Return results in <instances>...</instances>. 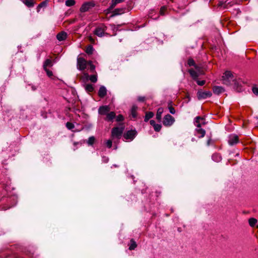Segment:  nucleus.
<instances>
[{
	"mask_svg": "<svg viewBox=\"0 0 258 258\" xmlns=\"http://www.w3.org/2000/svg\"><path fill=\"white\" fill-rule=\"evenodd\" d=\"M209 144H210V140H209V141H208V145H209Z\"/></svg>",
	"mask_w": 258,
	"mask_h": 258,
	"instance_id": "obj_51",
	"label": "nucleus"
},
{
	"mask_svg": "<svg viewBox=\"0 0 258 258\" xmlns=\"http://www.w3.org/2000/svg\"><path fill=\"white\" fill-rule=\"evenodd\" d=\"M67 36V33L64 31H62L57 35L56 38L59 41H62L66 39Z\"/></svg>",
	"mask_w": 258,
	"mask_h": 258,
	"instance_id": "obj_15",
	"label": "nucleus"
},
{
	"mask_svg": "<svg viewBox=\"0 0 258 258\" xmlns=\"http://www.w3.org/2000/svg\"><path fill=\"white\" fill-rule=\"evenodd\" d=\"M189 73L194 80H197L199 76V74L193 69H190Z\"/></svg>",
	"mask_w": 258,
	"mask_h": 258,
	"instance_id": "obj_21",
	"label": "nucleus"
},
{
	"mask_svg": "<svg viewBox=\"0 0 258 258\" xmlns=\"http://www.w3.org/2000/svg\"><path fill=\"white\" fill-rule=\"evenodd\" d=\"M45 70V71L46 72V74H47V75L49 77V78H52L53 77V73L52 72V71L48 70L47 69H44Z\"/></svg>",
	"mask_w": 258,
	"mask_h": 258,
	"instance_id": "obj_35",
	"label": "nucleus"
},
{
	"mask_svg": "<svg viewBox=\"0 0 258 258\" xmlns=\"http://www.w3.org/2000/svg\"><path fill=\"white\" fill-rule=\"evenodd\" d=\"M109 160V158L107 157L103 156L102 157V161L104 163L108 162Z\"/></svg>",
	"mask_w": 258,
	"mask_h": 258,
	"instance_id": "obj_45",
	"label": "nucleus"
},
{
	"mask_svg": "<svg viewBox=\"0 0 258 258\" xmlns=\"http://www.w3.org/2000/svg\"><path fill=\"white\" fill-rule=\"evenodd\" d=\"M123 117L122 115H118L116 116V120L117 121H122L123 120Z\"/></svg>",
	"mask_w": 258,
	"mask_h": 258,
	"instance_id": "obj_40",
	"label": "nucleus"
},
{
	"mask_svg": "<svg viewBox=\"0 0 258 258\" xmlns=\"http://www.w3.org/2000/svg\"><path fill=\"white\" fill-rule=\"evenodd\" d=\"M165 10H166L165 7L163 6V7H161L160 9V14L161 15H164V11H165Z\"/></svg>",
	"mask_w": 258,
	"mask_h": 258,
	"instance_id": "obj_42",
	"label": "nucleus"
},
{
	"mask_svg": "<svg viewBox=\"0 0 258 258\" xmlns=\"http://www.w3.org/2000/svg\"><path fill=\"white\" fill-rule=\"evenodd\" d=\"M106 29L107 27L102 24L96 27L93 32L97 36L102 37L105 35H108V34L105 32Z\"/></svg>",
	"mask_w": 258,
	"mask_h": 258,
	"instance_id": "obj_4",
	"label": "nucleus"
},
{
	"mask_svg": "<svg viewBox=\"0 0 258 258\" xmlns=\"http://www.w3.org/2000/svg\"><path fill=\"white\" fill-rule=\"evenodd\" d=\"M200 120H203V118H201V117L200 116H197L195 118V125L197 126V125L198 124H200Z\"/></svg>",
	"mask_w": 258,
	"mask_h": 258,
	"instance_id": "obj_37",
	"label": "nucleus"
},
{
	"mask_svg": "<svg viewBox=\"0 0 258 258\" xmlns=\"http://www.w3.org/2000/svg\"><path fill=\"white\" fill-rule=\"evenodd\" d=\"M31 88H32V90H33V91L36 90V88L34 86H32L31 87Z\"/></svg>",
	"mask_w": 258,
	"mask_h": 258,
	"instance_id": "obj_49",
	"label": "nucleus"
},
{
	"mask_svg": "<svg viewBox=\"0 0 258 258\" xmlns=\"http://www.w3.org/2000/svg\"><path fill=\"white\" fill-rule=\"evenodd\" d=\"M138 109V106L136 105H133L132 107L131 112V115L133 118H136L137 117V111Z\"/></svg>",
	"mask_w": 258,
	"mask_h": 258,
	"instance_id": "obj_20",
	"label": "nucleus"
},
{
	"mask_svg": "<svg viewBox=\"0 0 258 258\" xmlns=\"http://www.w3.org/2000/svg\"><path fill=\"white\" fill-rule=\"evenodd\" d=\"M65 4L68 7H71L75 4V1L74 0H67Z\"/></svg>",
	"mask_w": 258,
	"mask_h": 258,
	"instance_id": "obj_29",
	"label": "nucleus"
},
{
	"mask_svg": "<svg viewBox=\"0 0 258 258\" xmlns=\"http://www.w3.org/2000/svg\"><path fill=\"white\" fill-rule=\"evenodd\" d=\"M85 90L88 92H91L94 90L93 85L92 84H87L85 86Z\"/></svg>",
	"mask_w": 258,
	"mask_h": 258,
	"instance_id": "obj_27",
	"label": "nucleus"
},
{
	"mask_svg": "<svg viewBox=\"0 0 258 258\" xmlns=\"http://www.w3.org/2000/svg\"><path fill=\"white\" fill-rule=\"evenodd\" d=\"M238 142V136L235 135H231L229 137L228 143L230 145H234Z\"/></svg>",
	"mask_w": 258,
	"mask_h": 258,
	"instance_id": "obj_10",
	"label": "nucleus"
},
{
	"mask_svg": "<svg viewBox=\"0 0 258 258\" xmlns=\"http://www.w3.org/2000/svg\"><path fill=\"white\" fill-rule=\"evenodd\" d=\"M109 111L110 108L107 105L100 106L98 109V113L101 115H106Z\"/></svg>",
	"mask_w": 258,
	"mask_h": 258,
	"instance_id": "obj_11",
	"label": "nucleus"
},
{
	"mask_svg": "<svg viewBox=\"0 0 258 258\" xmlns=\"http://www.w3.org/2000/svg\"><path fill=\"white\" fill-rule=\"evenodd\" d=\"M95 142V138L93 136L89 138L87 143L89 145H92Z\"/></svg>",
	"mask_w": 258,
	"mask_h": 258,
	"instance_id": "obj_32",
	"label": "nucleus"
},
{
	"mask_svg": "<svg viewBox=\"0 0 258 258\" xmlns=\"http://www.w3.org/2000/svg\"><path fill=\"white\" fill-rule=\"evenodd\" d=\"M107 94L106 88L104 86H101L98 91V95L100 97H104Z\"/></svg>",
	"mask_w": 258,
	"mask_h": 258,
	"instance_id": "obj_14",
	"label": "nucleus"
},
{
	"mask_svg": "<svg viewBox=\"0 0 258 258\" xmlns=\"http://www.w3.org/2000/svg\"><path fill=\"white\" fill-rule=\"evenodd\" d=\"M150 123L153 126H154L156 124L154 120H151L150 121Z\"/></svg>",
	"mask_w": 258,
	"mask_h": 258,
	"instance_id": "obj_47",
	"label": "nucleus"
},
{
	"mask_svg": "<svg viewBox=\"0 0 258 258\" xmlns=\"http://www.w3.org/2000/svg\"><path fill=\"white\" fill-rule=\"evenodd\" d=\"M93 47L91 45H89L87 47L86 52L88 54H91L93 53Z\"/></svg>",
	"mask_w": 258,
	"mask_h": 258,
	"instance_id": "obj_30",
	"label": "nucleus"
},
{
	"mask_svg": "<svg viewBox=\"0 0 258 258\" xmlns=\"http://www.w3.org/2000/svg\"><path fill=\"white\" fill-rule=\"evenodd\" d=\"M137 245L136 242L133 239H131V244L129 246V249L133 250L137 247Z\"/></svg>",
	"mask_w": 258,
	"mask_h": 258,
	"instance_id": "obj_28",
	"label": "nucleus"
},
{
	"mask_svg": "<svg viewBox=\"0 0 258 258\" xmlns=\"http://www.w3.org/2000/svg\"><path fill=\"white\" fill-rule=\"evenodd\" d=\"M66 126L69 130H72L74 128L75 126L73 123L68 122L66 123Z\"/></svg>",
	"mask_w": 258,
	"mask_h": 258,
	"instance_id": "obj_33",
	"label": "nucleus"
},
{
	"mask_svg": "<svg viewBox=\"0 0 258 258\" xmlns=\"http://www.w3.org/2000/svg\"><path fill=\"white\" fill-rule=\"evenodd\" d=\"M89 39L91 42L94 43L95 42L94 39L93 38L92 36H89Z\"/></svg>",
	"mask_w": 258,
	"mask_h": 258,
	"instance_id": "obj_48",
	"label": "nucleus"
},
{
	"mask_svg": "<svg viewBox=\"0 0 258 258\" xmlns=\"http://www.w3.org/2000/svg\"><path fill=\"white\" fill-rule=\"evenodd\" d=\"M222 78L223 83L227 85L233 84L235 85H237V81L230 71H226Z\"/></svg>",
	"mask_w": 258,
	"mask_h": 258,
	"instance_id": "obj_3",
	"label": "nucleus"
},
{
	"mask_svg": "<svg viewBox=\"0 0 258 258\" xmlns=\"http://www.w3.org/2000/svg\"><path fill=\"white\" fill-rule=\"evenodd\" d=\"M188 64L189 66H195V62L194 60L192 59H189L188 60Z\"/></svg>",
	"mask_w": 258,
	"mask_h": 258,
	"instance_id": "obj_39",
	"label": "nucleus"
},
{
	"mask_svg": "<svg viewBox=\"0 0 258 258\" xmlns=\"http://www.w3.org/2000/svg\"><path fill=\"white\" fill-rule=\"evenodd\" d=\"M212 96V93L210 91H199L197 93L198 99H205L210 97Z\"/></svg>",
	"mask_w": 258,
	"mask_h": 258,
	"instance_id": "obj_6",
	"label": "nucleus"
},
{
	"mask_svg": "<svg viewBox=\"0 0 258 258\" xmlns=\"http://www.w3.org/2000/svg\"><path fill=\"white\" fill-rule=\"evenodd\" d=\"M84 77L86 79H89L92 83H96L97 81V76L96 75L89 76L87 73H84Z\"/></svg>",
	"mask_w": 258,
	"mask_h": 258,
	"instance_id": "obj_12",
	"label": "nucleus"
},
{
	"mask_svg": "<svg viewBox=\"0 0 258 258\" xmlns=\"http://www.w3.org/2000/svg\"><path fill=\"white\" fill-rule=\"evenodd\" d=\"M138 100L139 101H144L145 100V97H138Z\"/></svg>",
	"mask_w": 258,
	"mask_h": 258,
	"instance_id": "obj_46",
	"label": "nucleus"
},
{
	"mask_svg": "<svg viewBox=\"0 0 258 258\" xmlns=\"http://www.w3.org/2000/svg\"><path fill=\"white\" fill-rule=\"evenodd\" d=\"M224 91V89L222 87L216 86L213 89V92L214 93L219 94Z\"/></svg>",
	"mask_w": 258,
	"mask_h": 258,
	"instance_id": "obj_24",
	"label": "nucleus"
},
{
	"mask_svg": "<svg viewBox=\"0 0 258 258\" xmlns=\"http://www.w3.org/2000/svg\"><path fill=\"white\" fill-rule=\"evenodd\" d=\"M257 220L254 218H251L249 219V224L251 226H254Z\"/></svg>",
	"mask_w": 258,
	"mask_h": 258,
	"instance_id": "obj_31",
	"label": "nucleus"
},
{
	"mask_svg": "<svg viewBox=\"0 0 258 258\" xmlns=\"http://www.w3.org/2000/svg\"><path fill=\"white\" fill-rule=\"evenodd\" d=\"M124 0H112L109 10H112L117 4L123 2Z\"/></svg>",
	"mask_w": 258,
	"mask_h": 258,
	"instance_id": "obj_18",
	"label": "nucleus"
},
{
	"mask_svg": "<svg viewBox=\"0 0 258 258\" xmlns=\"http://www.w3.org/2000/svg\"><path fill=\"white\" fill-rule=\"evenodd\" d=\"M197 83L200 86H203L205 84V81H204V80H202V81L197 80Z\"/></svg>",
	"mask_w": 258,
	"mask_h": 258,
	"instance_id": "obj_44",
	"label": "nucleus"
},
{
	"mask_svg": "<svg viewBox=\"0 0 258 258\" xmlns=\"http://www.w3.org/2000/svg\"><path fill=\"white\" fill-rule=\"evenodd\" d=\"M94 5L91 2H86L84 3L80 9L81 12H85L89 10L91 8H93Z\"/></svg>",
	"mask_w": 258,
	"mask_h": 258,
	"instance_id": "obj_8",
	"label": "nucleus"
},
{
	"mask_svg": "<svg viewBox=\"0 0 258 258\" xmlns=\"http://www.w3.org/2000/svg\"><path fill=\"white\" fill-rule=\"evenodd\" d=\"M157 18H153V19H156Z\"/></svg>",
	"mask_w": 258,
	"mask_h": 258,
	"instance_id": "obj_52",
	"label": "nucleus"
},
{
	"mask_svg": "<svg viewBox=\"0 0 258 258\" xmlns=\"http://www.w3.org/2000/svg\"><path fill=\"white\" fill-rule=\"evenodd\" d=\"M53 66L52 60L50 59H47L43 63V69H47V67H51Z\"/></svg>",
	"mask_w": 258,
	"mask_h": 258,
	"instance_id": "obj_22",
	"label": "nucleus"
},
{
	"mask_svg": "<svg viewBox=\"0 0 258 258\" xmlns=\"http://www.w3.org/2000/svg\"><path fill=\"white\" fill-rule=\"evenodd\" d=\"M212 160L216 162H220L221 159V156L219 154L215 153L212 156Z\"/></svg>",
	"mask_w": 258,
	"mask_h": 258,
	"instance_id": "obj_23",
	"label": "nucleus"
},
{
	"mask_svg": "<svg viewBox=\"0 0 258 258\" xmlns=\"http://www.w3.org/2000/svg\"><path fill=\"white\" fill-rule=\"evenodd\" d=\"M175 121V119L170 114L166 115L163 118V123L166 126H170L172 125Z\"/></svg>",
	"mask_w": 258,
	"mask_h": 258,
	"instance_id": "obj_5",
	"label": "nucleus"
},
{
	"mask_svg": "<svg viewBox=\"0 0 258 258\" xmlns=\"http://www.w3.org/2000/svg\"><path fill=\"white\" fill-rule=\"evenodd\" d=\"M153 116H154V113L152 112H151V111L147 112L146 113V115L145 116L144 121L145 122H147L150 118L153 117Z\"/></svg>",
	"mask_w": 258,
	"mask_h": 258,
	"instance_id": "obj_25",
	"label": "nucleus"
},
{
	"mask_svg": "<svg viewBox=\"0 0 258 258\" xmlns=\"http://www.w3.org/2000/svg\"><path fill=\"white\" fill-rule=\"evenodd\" d=\"M125 9L124 8H117L115 9L112 12V14L111 17H114L118 15H121L124 13Z\"/></svg>",
	"mask_w": 258,
	"mask_h": 258,
	"instance_id": "obj_13",
	"label": "nucleus"
},
{
	"mask_svg": "<svg viewBox=\"0 0 258 258\" xmlns=\"http://www.w3.org/2000/svg\"><path fill=\"white\" fill-rule=\"evenodd\" d=\"M112 142L113 141L111 140H108L106 142V145L108 148H110L112 147Z\"/></svg>",
	"mask_w": 258,
	"mask_h": 258,
	"instance_id": "obj_36",
	"label": "nucleus"
},
{
	"mask_svg": "<svg viewBox=\"0 0 258 258\" xmlns=\"http://www.w3.org/2000/svg\"><path fill=\"white\" fill-rule=\"evenodd\" d=\"M124 129V127L122 126L114 127L112 129L111 139L114 144H116L117 141L121 138Z\"/></svg>",
	"mask_w": 258,
	"mask_h": 258,
	"instance_id": "obj_2",
	"label": "nucleus"
},
{
	"mask_svg": "<svg viewBox=\"0 0 258 258\" xmlns=\"http://www.w3.org/2000/svg\"><path fill=\"white\" fill-rule=\"evenodd\" d=\"M117 146H115V148H114V149H115V150H116V149H117Z\"/></svg>",
	"mask_w": 258,
	"mask_h": 258,
	"instance_id": "obj_50",
	"label": "nucleus"
},
{
	"mask_svg": "<svg viewBox=\"0 0 258 258\" xmlns=\"http://www.w3.org/2000/svg\"><path fill=\"white\" fill-rule=\"evenodd\" d=\"M253 93L256 95H258V88L256 87H253L252 89Z\"/></svg>",
	"mask_w": 258,
	"mask_h": 258,
	"instance_id": "obj_41",
	"label": "nucleus"
},
{
	"mask_svg": "<svg viewBox=\"0 0 258 258\" xmlns=\"http://www.w3.org/2000/svg\"><path fill=\"white\" fill-rule=\"evenodd\" d=\"M88 66V69L90 70L91 72H93L95 69V66L93 64L91 61L87 62L83 57H78L77 58V68L80 71L84 70Z\"/></svg>",
	"mask_w": 258,
	"mask_h": 258,
	"instance_id": "obj_1",
	"label": "nucleus"
},
{
	"mask_svg": "<svg viewBox=\"0 0 258 258\" xmlns=\"http://www.w3.org/2000/svg\"><path fill=\"white\" fill-rule=\"evenodd\" d=\"M23 4H24L28 8L33 7L35 5L34 0H21Z\"/></svg>",
	"mask_w": 258,
	"mask_h": 258,
	"instance_id": "obj_17",
	"label": "nucleus"
},
{
	"mask_svg": "<svg viewBox=\"0 0 258 258\" xmlns=\"http://www.w3.org/2000/svg\"><path fill=\"white\" fill-rule=\"evenodd\" d=\"M109 26L113 32H115L117 30L118 26H115L114 24H110Z\"/></svg>",
	"mask_w": 258,
	"mask_h": 258,
	"instance_id": "obj_38",
	"label": "nucleus"
},
{
	"mask_svg": "<svg viewBox=\"0 0 258 258\" xmlns=\"http://www.w3.org/2000/svg\"><path fill=\"white\" fill-rule=\"evenodd\" d=\"M163 112V108L162 107H160L158 109L156 114V118L159 121L161 120Z\"/></svg>",
	"mask_w": 258,
	"mask_h": 258,
	"instance_id": "obj_19",
	"label": "nucleus"
},
{
	"mask_svg": "<svg viewBox=\"0 0 258 258\" xmlns=\"http://www.w3.org/2000/svg\"><path fill=\"white\" fill-rule=\"evenodd\" d=\"M137 132L135 130L128 131L124 134L123 137L126 140L132 141L136 136Z\"/></svg>",
	"mask_w": 258,
	"mask_h": 258,
	"instance_id": "obj_7",
	"label": "nucleus"
},
{
	"mask_svg": "<svg viewBox=\"0 0 258 258\" xmlns=\"http://www.w3.org/2000/svg\"><path fill=\"white\" fill-rule=\"evenodd\" d=\"M169 110L171 114H174L175 113V110L174 108L172 106L169 107Z\"/></svg>",
	"mask_w": 258,
	"mask_h": 258,
	"instance_id": "obj_43",
	"label": "nucleus"
},
{
	"mask_svg": "<svg viewBox=\"0 0 258 258\" xmlns=\"http://www.w3.org/2000/svg\"><path fill=\"white\" fill-rule=\"evenodd\" d=\"M106 115V116L105 118V120L108 121H112L113 119L115 117V113L113 111L108 112Z\"/></svg>",
	"mask_w": 258,
	"mask_h": 258,
	"instance_id": "obj_16",
	"label": "nucleus"
},
{
	"mask_svg": "<svg viewBox=\"0 0 258 258\" xmlns=\"http://www.w3.org/2000/svg\"><path fill=\"white\" fill-rule=\"evenodd\" d=\"M201 124H198L197 125V128L196 129V135L200 138L204 137L206 134L205 131L201 128Z\"/></svg>",
	"mask_w": 258,
	"mask_h": 258,
	"instance_id": "obj_9",
	"label": "nucleus"
},
{
	"mask_svg": "<svg viewBox=\"0 0 258 258\" xmlns=\"http://www.w3.org/2000/svg\"><path fill=\"white\" fill-rule=\"evenodd\" d=\"M154 129L156 132H159L161 130V125L160 124H156L154 126Z\"/></svg>",
	"mask_w": 258,
	"mask_h": 258,
	"instance_id": "obj_34",
	"label": "nucleus"
},
{
	"mask_svg": "<svg viewBox=\"0 0 258 258\" xmlns=\"http://www.w3.org/2000/svg\"><path fill=\"white\" fill-rule=\"evenodd\" d=\"M47 0H45V1H44L43 2H42V3H41L37 6V12H39L40 11V9L41 8H45V7H46L47 6Z\"/></svg>",
	"mask_w": 258,
	"mask_h": 258,
	"instance_id": "obj_26",
	"label": "nucleus"
}]
</instances>
